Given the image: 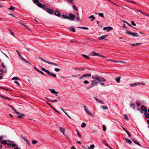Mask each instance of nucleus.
Wrapping results in <instances>:
<instances>
[{"label":"nucleus","instance_id":"nucleus-1","mask_svg":"<svg viewBox=\"0 0 149 149\" xmlns=\"http://www.w3.org/2000/svg\"><path fill=\"white\" fill-rule=\"evenodd\" d=\"M92 78L98 81V82H97V81L92 80L91 84L93 86L96 85L100 81H106V80L105 79L96 75L93 76Z\"/></svg>","mask_w":149,"mask_h":149},{"label":"nucleus","instance_id":"nucleus-2","mask_svg":"<svg viewBox=\"0 0 149 149\" xmlns=\"http://www.w3.org/2000/svg\"><path fill=\"white\" fill-rule=\"evenodd\" d=\"M41 69L43 71L47 73L50 76L53 77H56V74L53 73L52 72H50L48 70H47L45 68H41Z\"/></svg>","mask_w":149,"mask_h":149},{"label":"nucleus","instance_id":"nucleus-3","mask_svg":"<svg viewBox=\"0 0 149 149\" xmlns=\"http://www.w3.org/2000/svg\"><path fill=\"white\" fill-rule=\"evenodd\" d=\"M38 58H39V59L41 60L42 61H44V62L48 63L49 64H51V65H54L57 66H58V64H57V63H53V62H51L47 61H46L45 59H44L43 58H42V57H41L40 56H39L38 57Z\"/></svg>","mask_w":149,"mask_h":149},{"label":"nucleus","instance_id":"nucleus-4","mask_svg":"<svg viewBox=\"0 0 149 149\" xmlns=\"http://www.w3.org/2000/svg\"><path fill=\"white\" fill-rule=\"evenodd\" d=\"M125 33L127 34L131 35L133 37L138 36L137 33L132 32L127 30H126Z\"/></svg>","mask_w":149,"mask_h":149},{"label":"nucleus","instance_id":"nucleus-5","mask_svg":"<svg viewBox=\"0 0 149 149\" xmlns=\"http://www.w3.org/2000/svg\"><path fill=\"white\" fill-rule=\"evenodd\" d=\"M75 17V15L72 13H70L69 14L68 19L71 21H73Z\"/></svg>","mask_w":149,"mask_h":149},{"label":"nucleus","instance_id":"nucleus-6","mask_svg":"<svg viewBox=\"0 0 149 149\" xmlns=\"http://www.w3.org/2000/svg\"><path fill=\"white\" fill-rule=\"evenodd\" d=\"M22 138L26 142L28 146H30L31 145V143L29 141L27 140L25 137L23 136H21Z\"/></svg>","mask_w":149,"mask_h":149},{"label":"nucleus","instance_id":"nucleus-7","mask_svg":"<svg viewBox=\"0 0 149 149\" xmlns=\"http://www.w3.org/2000/svg\"><path fill=\"white\" fill-rule=\"evenodd\" d=\"M91 74H83L81 77H79V79H81L84 77H91Z\"/></svg>","mask_w":149,"mask_h":149},{"label":"nucleus","instance_id":"nucleus-8","mask_svg":"<svg viewBox=\"0 0 149 149\" xmlns=\"http://www.w3.org/2000/svg\"><path fill=\"white\" fill-rule=\"evenodd\" d=\"M113 28L112 27L108 26L107 27H104L103 28L104 30H106L108 31H109L110 30L113 29Z\"/></svg>","mask_w":149,"mask_h":149},{"label":"nucleus","instance_id":"nucleus-9","mask_svg":"<svg viewBox=\"0 0 149 149\" xmlns=\"http://www.w3.org/2000/svg\"><path fill=\"white\" fill-rule=\"evenodd\" d=\"M59 130L60 131L63 133V134L65 136V129L64 128H62L61 127H60L59 128Z\"/></svg>","mask_w":149,"mask_h":149},{"label":"nucleus","instance_id":"nucleus-10","mask_svg":"<svg viewBox=\"0 0 149 149\" xmlns=\"http://www.w3.org/2000/svg\"><path fill=\"white\" fill-rule=\"evenodd\" d=\"M47 12L48 13H49L50 14H52L54 13V10L52 9H47Z\"/></svg>","mask_w":149,"mask_h":149},{"label":"nucleus","instance_id":"nucleus-11","mask_svg":"<svg viewBox=\"0 0 149 149\" xmlns=\"http://www.w3.org/2000/svg\"><path fill=\"white\" fill-rule=\"evenodd\" d=\"M7 145L8 146H12L13 147H15L17 146V145L16 144L12 143H8L7 144Z\"/></svg>","mask_w":149,"mask_h":149},{"label":"nucleus","instance_id":"nucleus-12","mask_svg":"<svg viewBox=\"0 0 149 149\" xmlns=\"http://www.w3.org/2000/svg\"><path fill=\"white\" fill-rule=\"evenodd\" d=\"M140 83H134L132 84H130L129 85L131 87H134L137 86L138 85L140 84Z\"/></svg>","mask_w":149,"mask_h":149},{"label":"nucleus","instance_id":"nucleus-13","mask_svg":"<svg viewBox=\"0 0 149 149\" xmlns=\"http://www.w3.org/2000/svg\"><path fill=\"white\" fill-rule=\"evenodd\" d=\"M132 141H133V142L134 143H135L137 144V145H138V146H141V145H140V144L139 143H138L137 141H136L135 139H134V138H132Z\"/></svg>","mask_w":149,"mask_h":149},{"label":"nucleus","instance_id":"nucleus-14","mask_svg":"<svg viewBox=\"0 0 149 149\" xmlns=\"http://www.w3.org/2000/svg\"><path fill=\"white\" fill-rule=\"evenodd\" d=\"M141 108L143 111L144 112H146L147 111V109L144 106L142 105L141 107Z\"/></svg>","mask_w":149,"mask_h":149},{"label":"nucleus","instance_id":"nucleus-15","mask_svg":"<svg viewBox=\"0 0 149 149\" xmlns=\"http://www.w3.org/2000/svg\"><path fill=\"white\" fill-rule=\"evenodd\" d=\"M54 14L55 15L58 17H60L61 16V14L58 10H56L55 11L54 13Z\"/></svg>","mask_w":149,"mask_h":149},{"label":"nucleus","instance_id":"nucleus-16","mask_svg":"<svg viewBox=\"0 0 149 149\" xmlns=\"http://www.w3.org/2000/svg\"><path fill=\"white\" fill-rule=\"evenodd\" d=\"M69 30L73 32H75L76 31L74 27L73 26L70 27L69 28Z\"/></svg>","mask_w":149,"mask_h":149},{"label":"nucleus","instance_id":"nucleus-17","mask_svg":"<svg viewBox=\"0 0 149 149\" xmlns=\"http://www.w3.org/2000/svg\"><path fill=\"white\" fill-rule=\"evenodd\" d=\"M49 90H50L51 92L53 94H56V93H58V92L57 91H56L54 89H49Z\"/></svg>","mask_w":149,"mask_h":149},{"label":"nucleus","instance_id":"nucleus-18","mask_svg":"<svg viewBox=\"0 0 149 149\" xmlns=\"http://www.w3.org/2000/svg\"><path fill=\"white\" fill-rule=\"evenodd\" d=\"M94 98L96 100L97 102H98L101 104H103L104 103H103V102L99 100V99H98L97 98L95 97H94Z\"/></svg>","mask_w":149,"mask_h":149},{"label":"nucleus","instance_id":"nucleus-19","mask_svg":"<svg viewBox=\"0 0 149 149\" xmlns=\"http://www.w3.org/2000/svg\"><path fill=\"white\" fill-rule=\"evenodd\" d=\"M17 117V118H22L23 116H25V115L24 114L21 113H20V114Z\"/></svg>","mask_w":149,"mask_h":149},{"label":"nucleus","instance_id":"nucleus-20","mask_svg":"<svg viewBox=\"0 0 149 149\" xmlns=\"http://www.w3.org/2000/svg\"><path fill=\"white\" fill-rule=\"evenodd\" d=\"M9 106L11 107L14 111L15 112V113L18 115H19L20 114L19 112H17L15 109L13 107L11 106L10 105H9Z\"/></svg>","mask_w":149,"mask_h":149},{"label":"nucleus","instance_id":"nucleus-21","mask_svg":"<svg viewBox=\"0 0 149 149\" xmlns=\"http://www.w3.org/2000/svg\"><path fill=\"white\" fill-rule=\"evenodd\" d=\"M107 36L106 35H103L102 36H101L100 37H99L98 38L100 40H103L104 38H105Z\"/></svg>","mask_w":149,"mask_h":149},{"label":"nucleus","instance_id":"nucleus-22","mask_svg":"<svg viewBox=\"0 0 149 149\" xmlns=\"http://www.w3.org/2000/svg\"><path fill=\"white\" fill-rule=\"evenodd\" d=\"M1 143L3 145L7 144V142L6 140H3L1 141Z\"/></svg>","mask_w":149,"mask_h":149},{"label":"nucleus","instance_id":"nucleus-23","mask_svg":"<svg viewBox=\"0 0 149 149\" xmlns=\"http://www.w3.org/2000/svg\"><path fill=\"white\" fill-rule=\"evenodd\" d=\"M22 60V61L24 62H25L28 63L30 64H31L28 61H27L23 57L21 58Z\"/></svg>","mask_w":149,"mask_h":149},{"label":"nucleus","instance_id":"nucleus-24","mask_svg":"<svg viewBox=\"0 0 149 149\" xmlns=\"http://www.w3.org/2000/svg\"><path fill=\"white\" fill-rule=\"evenodd\" d=\"M121 78V77H119L116 78V81L117 82L119 83L120 82V80Z\"/></svg>","mask_w":149,"mask_h":149},{"label":"nucleus","instance_id":"nucleus-25","mask_svg":"<svg viewBox=\"0 0 149 149\" xmlns=\"http://www.w3.org/2000/svg\"><path fill=\"white\" fill-rule=\"evenodd\" d=\"M142 44L141 43H137L136 44H130L132 46H138L141 45Z\"/></svg>","mask_w":149,"mask_h":149},{"label":"nucleus","instance_id":"nucleus-26","mask_svg":"<svg viewBox=\"0 0 149 149\" xmlns=\"http://www.w3.org/2000/svg\"><path fill=\"white\" fill-rule=\"evenodd\" d=\"M88 18L90 19L92 18L91 21H93L94 19H95V17L93 15H91Z\"/></svg>","mask_w":149,"mask_h":149},{"label":"nucleus","instance_id":"nucleus-27","mask_svg":"<svg viewBox=\"0 0 149 149\" xmlns=\"http://www.w3.org/2000/svg\"><path fill=\"white\" fill-rule=\"evenodd\" d=\"M130 107H132L133 109H134L135 107V104H133V103H131L130 104Z\"/></svg>","mask_w":149,"mask_h":149},{"label":"nucleus","instance_id":"nucleus-28","mask_svg":"<svg viewBox=\"0 0 149 149\" xmlns=\"http://www.w3.org/2000/svg\"><path fill=\"white\" fill-rule=\"evenodd\" d=\"M98 54L96 53L95 52H93L91 53V55L92 56H97L98 55Z\"/></svg>","mask_w":149,"mask_h":149},{"label":"nucleus","instance_id":"nucleus-29","mask_svg":"<svg viewBox=\"0 0 149 149\" xmlns=\"http://www.w3.org/2000/svg\"><path fill=\"white\" fill-rule=\"evenodd\" d=\"M125 141H126V142L127 143H130V144H131L132 143V141H131L130 140V139H125Z\"/></svg>","mask_w":149,"mask_h":149},{"label":"nucleus","instance_id":"nucleus-30","mask_svg":"<svg viewBox=\"0 0 149 149\" xmlns=\"http://www.w3.org/2000/svg\"><path fill=\"white\" fill-rule=\"evenodd\" d=\"M12 80H20V79L17 77H14L12 78Z\"/></svg>","mask_w":149,"mask_h":149},{"label":"nucleus","instance_id":"nucleus-31","mask_svg":"<svg viewBox=\"0 0 149 149\" xmlns=\"http://www.w3.org/2000/svg\"><path fill=\"white\" fill-rule=\"evenodd\" d=\"M144 115L147 118H149V114L148 113L145 112L144 113Z\"/></svg>","mask_w":149,"mask_h":149},{"label":"nucleus","instance_id":"nucleus-32","mask_svg":"<svg viewBox=\"0 0 149 149\" xmlns=\"http://www.w3.org/2000/svg\"><path fill=\"white\" fill-rule=\"evenodd\" d=\"M43 10H45L46 9H47L48 8H47L46 6L45 5H42V6L41 7V8Z\"/></svg>","mask_w":149,"mask_h":149},{"label":"nucleus","instance_id":"nucleus-33","mask_svg":"<svg viewBox=\"0 0 149 149\" xmlns=\"http://www.w3.org/2000/svg\"><path fill=\"white\" fill-rule=\"evenodd\" d=\"M62 16L64 18L68 19V17L67 15H62Z\"/></svg>","mask_w":149,"mask_h":149},{"label":"nucleus","instance_id":"nucleus-34","mask_svg":"<svg viewBox=\"0 0 149 149\" xmlns=\"http://www.w3.org/2000/svg\"><path fill=\"white\" fill-rule=\"evenodd\" d=\"M78 28L79 29H84L88 30V28L86 27H78Z\"/></svg>","mask_w":149,"mask_h":149},{"label":"nucleus","instance_id":"nucleus-35","mask_svg":"<svg viewBox=\"0 0 149 149\" xmlns=\"http://www.w3.org/2000/svg\"><path fill=\"white\" fill-rule=\"evenodd\" d=\"M86 112L90 116H93V114L92 113H91L89 110H88Z\"/></svg>","mask_w":149,"mask_h":149},{"label":"nucleus","instance_id":"nucleus-36","mask_svg":"<svg viewBox=\"0 0 149 149\" xmlns=\"http://www.w3.org/2000/svg\"><path fill=\"white\" fill-rule=\"evenodd\" d=\"M86 126V123H83L81 124V127L83 128V127H85Z\"/></svg>","mask_w":149,"mask_h":149},{"label":"nucleus","instance_id":"nucleus-37","mask_svg":"<svg viewBox=\"0 0 149 149\" xmlns=\"http://www.w3.org/2000/svg\"><path fill=\"white\" fill-rule=\"evenodd\" d=\"M38 142V141L36 140H33L32 141V143L33 144H35Z\"/></svg>","mask_w":149,"mask_h":149},{"label":"nucleus","instance_id":"nucleus-38","mask_svg":"<svg viewBox=\"0 0 149 149\" xmlns=\"http://www.w3.org/2000/svg\"><path fill=\"white\" fill-rule=\"evenodd\" d=\"M82 56L84 57L86 59H89V57L85 54H83L82 55Z\"/></svg>","mask_w":149,"mask_h":149},{"label":"nucleus","instance_id":"nucleus-39","mask_svg":"<svg viewBox=\"0 0 149 149\" xmlns=\"http://www.w3.org/2000/svg\"><path fill=\"white\" fill-rule=\"evenodd\" d=\"M124 118L125 119L127 120H129V118L127 114H124Z\"/></svg>","mask_w":149,"mask_h":149},{"label":"nucleus","instance_id":"nucleus-40","mask_svg":"<svg viewBox=\"0 0 149 149\" xmlns=\"http://www.w3.org/2000/svg\"><path fill=\"white\" fill-rule=\"evenodd\" d=\"M84 110L86 111H88V110L87 107L85 105L84 106Z\"/></svg>","mask_w":149,"mask_h":149},{"label":"nucleus","instance_id":"nucleus-41","mask_svg":"<svg viewBox=\"0 0 149 149\" xmlns=\"http://www.w3.org/2000/svg\"><path fill=\"white\" fill-rule=\"evenodd\" d=\"M15 9V8L13 6H11L8 9L9 10H14Z\"/></svg>","mask_w":149,"mask_h":149},{"label":"nucleus","instance_id":"nucleus-42","mask_svg":"<svg viewBox=\"0 0 149 149\" xmlns=\"http://www.w3.org/2000/svg\"><path fill=\"white\" fill-rule=\"evenodd\" d=\"M37 5L39 7L41 8L42 4L41 3H39L37 4Z\"/></svg>","mask_w":149,"mask_h":149},{"label":"nucleus","instance_id":"nucleus-43","mask_svg":"<svg viewBox=\"0 0 149 149\" xmlns=\"http://www.w3.org/2000/svg\"><path fill=\"white\" fill-rule=\"evenodd\" d=\"M93 87V85L91 84V85H90L87 88L88 89H89L91 88L92 87Z\"/></svg>","mask_w":149,"mask_h":149},{"label":"nucleus","instance_id":"nucleus-44","mask_svg":"<svg viewBox=\"0 0 149 149\" xmlns=\"http://www.w3.org/2000/svg\"><path fill=\"white\" fill-rule=\"evenodd\" d=\"M72 6L73 7V8L76 11H77L78 10L77 9L76 6L75 5H72Z\"/></svg>","mask_w":149,"mask_h":149},{"label":"nucleus","instance_id":"nucleus-45","mask_svg":"<svg viewBox=\"0 0 149 149\" xmlns=\"http://www.w3.org/2000/svg\"><path fill=\"white\" fill-rule=\"evenodd\" d=\"M136 103L138 107H139L141 105L140 103L138 101H136Z\"/></svg>","mask_w":149,"mask_h":149},{"label":"nucleus","instance_id":"nucleus-46","mask_svg":"<svg viewBox=\"0 0 149 149\" xmlns=\"http://www.w3.org/2000/svg\"><path fill=\"white\" fill-rule=\"evenodd\" d=\"M98 14L101 17H104V16L103 15V14L102 13H98Z\"/></svg>","mask_w":149,"mask_h":149},{"label":"nucleus","instance_id":"nucleus-47","mask_svg":"<svg viewBox=\"0 0 149 149\" xmlns=\"http://www.w3.org/2000/svg\"><path fill=\"white\" fill-rule=\"evenodd\" d=\"M103 130L104 131H105L106 130V127L104 125H103Z\"/></svg>","mask_w":149,"mask_h":149},{"label":"nucleus","instance_id":"nucleus-48","mask_svg":"<svg viewBox=\"0 0 149 149\" xmlns=\"http://www.w3.org/2000/svg\"><path fill=\"white\" fill-rule=\"evenodd\" d=\"M54 70L56 72H58L60 70V69L59 68H55L54 69Z\"/></svg>","mask_w":149,"mask_h":149},{"label":"nucleus","instance_id":"nucleus-49","mask_svg":"<svg viewBox=\"0 0 149 149\" xmlns=\"http://www.w3.org/2000/svg\"><path fill=\"white\" fill-rule=\"evenodd\" d=\"M101 107L104 109V110H107L108 109V108L107 107H104L102 106Z\"/></svg>","mask_w":149,"mask_h":149},{"label":"nucleus","instance_id":"nucleus-50","mask_svg":"<svg viewBox=\"0 0 149 149\" xmlns=\"http://www.w3.org/2000/svg\"><path fill=\"white\" fill-rule=\"evenodd\" d=\"M33 2L35 3L38 4V3H39V1L38 0H34Z\"/></svg>","mask_w":149,"mask_h":149},{"label":"nucleus","instance_id":"nucleus-51","mask_svg":"<svg viewBox=\"0 0 149 149\" xmlns=\"http://www.w3.org/2000/svg\"><path fill=\"white\" fill-rule=\"evenodd\" d=\"M90 148L91 149H93L95 148V146L93 144H92L90 146Z\"/></svg>","mask_w":149,"mask_h":149},{"label":"nucleus","instance_id":"nucleus-52","mask_svg":"<svg viewBox=\"0 0 149 149\" xmlns=\"http://www.w3.org/2000/svg\"><path fill=\"white\" fill-rule=\"evenodd\" d=\"M1 67L3 68H6V66L4 65V63L3 62H2L1 63Z\"/></svg>","mask_w":149,"mask_h":149},{"label":"nucleus","instance_id":"nucleus-53","mask_svg":"<svg viewBox=\"0 0 149 149\" xmlns=\"http://www.w3.org/2000/svg\"><path fill=\"white\" fill-rule=\"evenodd\" d=\"M38 72H39L40 73L43 75L44 76L45 75V74H44L42 71H40L39 70Z\"/></svg>","mask_w":149,"mask_h":149},{"label":"nucleus","instance_id":"nucleus-54","mask_svg":"<svg viewBox=\"0 0 149 149\" xmlns=\"http://www.w3.org/2000/svg\"><path fill=\"white\" fill-rule=\"evenodd\" d=\"M52 108L56 112H57L58 113H60V112L56 110L53 107H52Z\"/></svg>","mask_w":149,"mask_h":149},{"label":"nucleus","instance_id":"nucleus-55","mask_svg":"<svg viewBox=\"0 0 149 149\" xmlns=\"http://www.w3.org/2000/svg\"><path fill=\"white\" fill-rule=\"evenodd\" d=\"M77 134H78L79 137V138H81V135L79 134V133L78 131H77Z\"/></svg>","mask_w":149,"mask_h":149},{"label":"nucleus","instance_id":"nucleus-56","mask_svg":"<svg viewBox=\"0 0 149 149\" xmlns=\"http://www.w3.org/2000/svg\"><path fill=\"white\" fill-rule=\"evenodd\" d=\"M16 52H17L18 54V55L19 56V57H20L21 58L22 57V56L19 53V51H17V50H16Z\"/></svg>","mask_w":149,"mask_h":149},{"label":"nucleus","instance_id":"nucleus-57","mask_svg":"<svg viewBox=\"0 0 149 149\" xmlns=\"http://www.w3.org/2000/svg\"><path fill=\"white\" fill-rule=\"evenodd\" d=\"M58 102V100H57L55 99L54 100H51L50 101V102Z\"/></svg>","mask_w":149,"mask_h":149},{"label":"nucleus","instance_id":"nucleus-58","mask_svg":"<svg viewBox=\"0 0 149 149\" xmlns=\"http://www.w3.org/2000/svg\"><path fill=\"white\" fill-rule=\"evenodd\" d=\"M9 31H10L11 34L13 36H15L13 34V32L11 31L10 29H9Z\"/></svg>","mask_w":149,"mask_h":149},{"label":"nucleus","instance_id":"nucleus-59","mask_svg":"<svg viewBox=\"0 0 149 149\" xmlns=\"http://www.w3.org/2000/svg\"><path fill=\"white\" fill-rule=\"evenodd\" d=\"M83 82L84 84H86L89 83L88 81H87V80H85V81H84Z\"/></svg>","mask_w":149,"mask_h":149},{"label":"nucleus","instance_id":"nucleus-60","mask_svg":"<svg viewBox=\"0 0 149 149\" xmlns=\"http://www.w3.org/2000/svg\"><path fill=\"white\" fill-rule=\"evenodd\" d=\"M142 13L143 14L145 15L146 16H149V15H148V14H146V13H143V12H142Z\"/></svg>","mask_w":149,"mask_h":149},{"label":"nucleus","instance_id":"nucleus-61","mask_svg":"<svg viewBox=\"0 0 149 149\" xmlns=\"http://www.w3.org/2000/svg\"><path fill=\"white\" fill-rule=\"evenodd\" d=\"M14 82L16 84L18 85L19 86H20L19 84V83L17 81H14Z\"/></svg>","mask_w":149,"mask_h":149},{"label":"nucleus","instance_id":"nucleus-62","mask_svg":"<svg viewBox=\"0 0 149 149\" xmlns=\"http://www.w3.org/2000/svg\"><path fill=\"white\" fill-rule=\"evenodd\" d=\"M3 70L2 69H0V75H1L3 73Z\"/></svg>","mask_w":149,"mask_h":149},{"label":"nucleus","instance_id":"nucleus-63","mask_svg":"<svg viewBox=\"0 0 149 149\" xmlns=\"http://www.w3.org/2000/svg\"><path fill=\"white\" fill-rule=\"evenodd\" d=\"M129 137H130V138H131L132 137V136L131 135V134H130V133L129 132H128L127 133Z\"/></svg>","mask_w":149,"mask_h":149},{"label":"nucleus","instance_id":"nucleus-64","mask_svg":"<svg viewBox=\"0 0 149 149\" xmlns=\"http://www.w3.org/2000/svg\"><path fill=\"white\" fill-rule=\"evenodd\" d=\"M131 24L133 26H135L136 25V24L134 23V22L133 21H131Z\"/></svg>","mask_w":149,"mask_h":149}]
</instances>
